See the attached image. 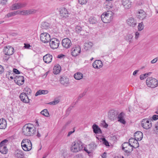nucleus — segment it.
<instances>
[{"label": "nucleus", "instance_id": "f257e3e1", "mask_svg": "<svg viewBox=\"0 0 158 158\" xmlns=\"http://www.w3.org/2000/svg\"><path fill=\"white\" fill-rule=\"evenodd\" d=\"M22 131L24 135L30 136L33 135L35 132V130L33 125L31 123H28L23 127Z\"/></svg>", "mask_w": 158, "mask_h": 158}, {"label": "nucleus", "instance_id": "f03ea898", "mask_svg": "<svg viewBox=\"0 0 158 158\" xmlns=\"http://www.w3.org/2000/svg\"><path fill=\"white\" fill-rule=\"evenodd\" d=\"M113 13L111 11H107L105 13H103L101 16V19L105 23H110L113 19Z\"/></svg>", "mask_w": 158, "mask_h": 158}, {"label": "nucleus", "instance_id": "7ed1b4c3", "mask_svg": "<svg viewBox=\"0 0 158 158\" xmlns=\"http://www.w3.org/2000/svg\"><path fill=\"white\" fill-rule=\"evenodd\" d=\"M21 145L24 151H28L32 148L31 142L28 139H23L21 142Z\"/></svg>", "mask_w": 158, "mask_h": 158}, {"label": "nucleus", "instance_id": "20e7f679", "mask_svg": "<svg viewBox=\"0 0 158 158\" xmlns=\"http://www.w3.org/2000/svg\"><path fill=\"white\" fill-rule=\"evenodd\" d=\"M147 85L151 88H154L158 85V81L157 79L152 77H148L146 80Z\"/></svg>", "mask_w": 158, "mask_h": 158}, {"label": "nucleus", "instance_id": "39448f33", "mask_svg": "<svg viewBox=\"0 0 158 158\" xmlns=\"http://www.w3.org/2000/svg\"><path fill=\"white\" fill-rule=\"evenodd\" d=\"M82 148V145L80 142H74L72 143L70 149L72 152H76L81 150Z\"/></svg>", "mask_w": 158, "mask_h": 158}, {"label": "nucleus", "instance_id": "423d86ee", "mask_svg": "<svg viewBox=\"0 0 158 158\" xmlns=\"http://www.w3.org/2000/svg\"><path fill=\"white\" fill-rule=\"evenodd\" d=\"M122 150L127 153H130L133 150V147L128 142L124 143L122 144Z\"/></svg>", "mask_w": 158, "mask_h": 158}, {"label": "nucleus", "instance_id": "0eeeda50", "mask_svg": "<svg viewBox=\"0 0 158 158\" xmlns=\"http://www.w3.org/2000/svg\"><path fill=\"white\" fill-rule=\"evenodd\" d=\"M60 44V41L58 40L55 38H53L50 41V47L53 49L57 48Z\"/></svg>", "mask_w": 158, "mask_h": 158}, {"label": "nucleus", "instance_id": "6e6552de", "mask_svg": "<svg viewBox=\"0 0 158 158\" xmlns=\"http://www.w3.org/2000/svg\"><path fill=\"white\" fill-rule=\"evenodd\" d=\"M40 40L44 43H48L51 40L50 35L46 32L42 33L40 35Z\"/></svg>", "mask_w": 158, "mask_h": 158}, {"label": "nucleus", "instance_id": "1a4fd4ad", "mask_svg": "<svg viewBox=\"0 0 158 158\" xmlns=\"http://www.w3.org/2000/svg\"><path fill=\"white\" fill-rule=\"evenodd\" d=\"M81 52V47L79 45L74 46L71 49V54L73 56H76Z\"/></svg>", "mask_w": 158, "mask_h": 158}, {"label": "nucleus", "instance_id": "9d476101", "mask_svg": "<svg viewBox=\"0 0 158 158\" xmlns=\"http://www.w3.org/2000/svg\"><path fill=\"white\" fill-rule=\"evenodd\" d=\"M118 114V111L114 110H111L108 112V117L110 119L114 120L117 118Z\"/></svg>", "mask_w": 158, "mask_h": 158}, {"label": "nucleus", "instance_id": "9b49d317", "mask_svg": "<svg viewBox=\"0 0 158 158\" xmlns=\"http://www.w3.org/2000/svg\"><path fill=\"white\" fill-rule=\"evenodd\" d=\"M141 125L143 128L146 129H148L152 127L151 121L147 119H143L141 122Z\"/></svg>", "mask_w": 158, "mask_h": 158}, {"label": "nucleus", "instance_id": "f8f14e48", "mask_svg": "<svg viewBox=\"0 0 158 158\" xmlns=\"http://www.w3.org/2000/svg\"><path fill=\"white\" fill-rule=\"evenodd\" d=\"M62 44L63 47L68 49L71 47L72 44L71 40L67 38L62 40Z\"/></svg>", "mask_w": 158, "mask_h": 158}, {"label": "nucleus", "instance_id": "ddd939ff", "mask_svg": "<svg viewBox=\"0 0 158 158\" xmlns=\"http://www.w3.org/2000/svg\"><path fill=\"white\" fill-rule=\"evenodd\" d=\"M60 16L61 19H65L69 17V13L67 10L64 8H62L60 10Z\"/></svg>", "mask_w": 158, "mask_h": 158}, {"label": "nucleus", "instance_id": "4468645a", "mask_svg": "<svg viewBox=\"0 0 158 158\" xmlns=\"http://www.w3.org/2000/svg\"><path fill=\"white\" fill-rule=\"evenodd\" d=\"M14 79L15 82L19 85H22L24 81V78L22 76H16Z\"/></svg>", "mask_w": 158, "mask_h": 158}, {"label": "nucleus", "instance_id": "2eb2a0df", "mask_svg": "<svg viewBox=\"0 0 158 158\" xmlns=\"http://www.w3.org/2000/svg\"><path fill=\"white\" fill-rule=\"evenodd\" d=\"M14 52V48L10 46H6L4 49V52L5 54L9 56L13 54Z\"/></svg>", "mask_w": 158, "mask_h": 158}, {"label": "nucleus", "instance_id": "dca6fc26", "mask_svg": "<svg viewBox=\"0 0 158 158\" xmlns=\"http://www.w3.org/2000/svg\"><path fill=\"white\" fill-rule=\"evenodd\" d=\"M129 143L135 148H136L139 147L138 142L135 138H131L129 140Z\"/></svg>", "mask_w": 158, "mask_h": 158}, {"label": "nucleus", "instance_id": "f3484780", "mask_svg": "<svg viewBox=\"0 0 158 158\" xmlns=\"http://www.w3.org/2000/svg\"><path fill=\"white\" fill-rule=\"evenodd\" d=\"M60 81L61 84L66 87L68 86L69 84V79L66 77H61Z\"/></svg>", "mask_w": 158, "mask_h": 158}, {"label": "nucleus", "instance_id": "a211bd4d", "mask_svg": "<svg viewBox=\"0 0 158 158\" xmlns=\"http://www.w3.org/2000/svg\"><path fill=\"white\" fill-rule=\"evenodd\" d=\"M21 100L24 102L27 103L29 102V99L26 93H21L19 96Z\"/></svg>", "mask_w": 158, "mask_h": 158}, {"label": "nucleus", "instance_id": "6ab92c4d", "mask_svg": "<svg viewBox=\"0 0 158 158\" xmlns=\"http://www.w3.org/2000/svg\"><path fill=\"white\" fill-rule=\"evenodd\" d=\"M93 67L96 69H100L102 66V62L99 60H95L92 64Z\"/></svg>", "mask_w": 158, "mask_h": 158}, {"label": "nucleus", "instance_id": "aec40b11", "mask_svg": "<svg viewBox=\"0 0 158 158\" xmlns=\"http://www.w3.org/2000/svg\"><path fill=\"white\" fill-rule=\"evenodd\" d=\"M135 138L138 141L141 140L143 137V133L140 131H137L134 133Z\"/></svg>", "mask_w": 158, "mask_h": 158}, {"label": "nucleus", "instance_id": "412c9836", "mask_svg": "<svg viewBox=\"0 0 158 158\" xmlns=\"http://www.w3.org/2000/svg\"><path fill=\"white\" fill-rule=\"evenodd\" d=\"M122 5L126 9L130 8L131 6V2L128 0H123Z\"/></svg>", "mask_w": 158, "mask_h": 158}, {"label": "nucleus", "instance_id": "4be33fe9", "mask_svg": "<svg viewBox=\"0 0 158 158\" xmlns=\"http://www.w3.org/2000/svg\"><path fill=\"white\" fill-rule=\"evenodd\" d=\"M124 113L123 112H121L118 115L117 117L118 119V121L123 124H125L126 123V121L124 118Z\"/></svg>", "mask_w": 158, "mask_h": 158}, {"label": "nucleus", "instance_id": "5701e85b", "mask_svg": "<svg viewBox=\"0 0 158 158\" xmlns=\"http://www.w3.org/2000/svg\"><path fill=\"white\" fill-rule=\"evenodd\" d=\"M43 58L45 63H49L52 61V56L49 54H47L44 56Z\"/></svg>", "mask_w": 158, "mask_h": 158}, {"label": "nucleus", "instance_id": "b1692460", "mask_svg": "<svg viewBox=\"0 0 158 158\" xmlns=\"http://www.w3.org/2000/svg\"><path fill=\"white\" fill-rule=\"evenodd\" d=\"M7 126L6 120L4 118L0 119V129H5Z\"/></svg>", "mask_w": 158, "mask_h": 158}, {"label": "nucleus", "instance_id": "393cba45", "mask_svg": "<svg viewBox=\"0 0 158 158\" xmlns=\"http://www.w3.org/2000/svg\"><path fill=\"white\" fill-rule=\"evenodd\" d=\"M127 22L128 25L133 27H135L136 24V21L132 17L128 19L127 21Z\"/></svg>", "mask_w": 158, "mask_h": 158}, {"label": "nucleus", "instance_id": "a878e982", "mask_svg": "<svg viewBox=\"0 0 158 158\" xmlns=\"http://www.w3.org/2000/svg\"><path fill=\"white\" fill-rule=\"evenodd\" d=\"M92 128L95 134H101L102 131L98 125L94 124L92 126Z\"/></svg>", "mask_w": 158, "mask_h": 158}, {"label": "nucleus", "instance_id": "bb28decb", "mask_svg": "<svg viewBox=\"0 0 158 158\" xmlns=\"http://www.w3.org/2000/svg\"><path fill=\"white\" fill-rule=\"evenodd\" d=\"M93 43L87 41L85 42L84 44V49L85 51L90 49L93 46Z\"/></svg>", "mask_w": 158, "mask_h": 158}, {"label": "nucleus", "instance_id": "cd10ccee", "mask_svg": "<svg viewBox=\"0 0 158 158\" xmlns=\"http://www.w3.org/2000/svg\"><path fill=\"white\" fill-rule=\"evenodd\" d=\"M138 14V18L139 19H143L146 16L145 13L143 10H140Z\"/></svg>", "mask_w": 158, "mask_h": 158}, {"label": "nucleus", "instance_id": "c85d7f7f", "mask_svg": "<svg viewBox=\"0 0 158 158\" xmlns=\"http://www.w3.org/2000/svg\"><path fill=\"white\" fill-rule=\"evenodd\" d=\"M50 24L47 22H42L41 24V28L43 29H47L50 27Z\"/></svg>", "mask_w": 158, "mask_h": 158}, {"label": "nucleus", "instance_id": "c756f323", "mask_svg": "<svg viewBox=\"0 0 158 158\" xmlns=\"http://www.w3.org/2000/svg\"><path fill=\"white\" fill-rule=\"evenodd\" d=\"M83 74L81 73L78 72L75 73L74 75V78L77 80H80L82 79L83 77Z\"/></svg>", "mask_w": 158, "mask_h": 158}, {"label": "nucleus", "instance_id": "7c9ffc66", "mask_svg": "<svg viewBox=\"0 0 158 158\" xmlns=\"http://www.w3.org/2000/svg\"><path fill=\"white\" fill-rule=\"evenodd\" d=\"M24 154L23 152L21 151H18L16 152L15 154V156L17 158H23Z\"/></svg>", "mask_w": 158, "mask_h": 158}, {"label": "nucleus", "instance_id": "2f4dec72", "mask_svg": "<svg viewBox=\"0 0 158 158\" xmlns=\"http://www.w3.org/2000/svg\"><path fill=\"white\" fill-rule=\"evenodd\" d=\"M60 67L59 66H55L53 68V73L56 74L59 73L60 71Z\"/></svg>", "mask_w": 158, "mask_h": 158}, {"label": "nucleus", "instance_id": "473e14b6", "mask_svg": "<svg viewBox=\"0 0 158 158\" xmlns=\"http://www.w3.org/2000/svg\"><path fill=\"white\" fill-rule=\"evenodd\" d=\"M48 93V91L47 90H39L35 94V96H37L38 95L47 94Z\"/></svg>", "mask_w": 158, "mask_h": 158}, {"label": "nucleus", "instance_id": "72a5a7b5", "mask_svg": "<svg viewBox=\"0 0 158 158\" xmlns=\"http://www.w3.org/2000/svg\"><path fill=\"white\" fill-rule=\"evenodd\" d=\"M8 141L7 140L5 139L1 141L0 143V148H7L6 147V143H7Z\"/></svg>", "mask_w": 158, "mask_h": 158}, {"label": "nucleus", "instance_id": "f704fd0d", "mask_svg": "<svg viewBox=\"0 0 158 158\" xmlns=\"http://www.w3.org/2000/svg\"><path fill=\"white\" fill-rule=\"evenodd\" d=\"M20 6L19 3H17L13 4L11 7V9L12 10H15L20 9Z\"/></svg>", "mask_w": 158, "mask_h": 158}, {"label": "nucleus", "instance_id": "c9c22d12", "mask_svg": "<svg viewBox=\"0 0 158 158\" xmlns=\"http://www.w3.org/2000/svg\"><path fill=\"white\" fill-rule=\"evenodd\" d=\"M40 113L46 117H48L49 116V113L47 109L43 110Z\"/></svg>", "mask_w": 158, "mask_h": 158}, {"label": "nucleus", "instance_id": "e433bc0d", "mask_svg": "<svg viewBox=\"0 0 158 158\" xmlns=\"http://www.w3.org/2000/svg\"><path fill=\"white\" fill-rule=\"evenodd\" d=\"M8 149L7 148H0V152L2 154H5L7 153Z\"/></svg>", "mask_w": 158, "mask_h": 158}, {"label": "nucleus", "instance_id": "4c0bfd02", "mask_svg": "<svg viewBox=\"0 0 158 158\" xmlns=\"http://www.w3.org/2000/svg\"><path fill=\"white\" fill-rule=\"evenodd\" d=\"M151 73L149 72L148 73H145L143 74H141L140 76V79L141 80H143L149 74H151Z\"/></svg>", "mask_w": 158, "mask_h": 158}, {"label": "nucleus", "instance_id": "58836bf2", "mask_svg": "<svg viewBox=\"0 0 158 158\" xmlns=\"http://www.w3.org/2000/svg\"><path fill=\"white\" fill-rule=\"evenodd\" d=\"M17 14H18V10L10 13L6 15V16L8 17H9L12 16H14Z\"/></svg>", "mask_w": 158, "mask_h": 158}, {"label": "nucleus", "instance_id": "ea45409f", "mask_svg": "<svg viewBox=\"0 0 158 158\" xmlns=\"http://www.w3.org/2000/svg\"><path fill=\"white\" fill-rule=\"evenodd\" d=\"M133 38V35L131 34H128L127 35L126 40L131 43L132 41V39Z\"/></svg>", "mask_w": 158, "mask_h": 158}, {"label": "nucleus", "instance_id": "a19ab883", "mask_svg": "<svg viewBox=\"0 0 158 158\" xmlns=\"http://www.w3.org/2000/svg\"><path fill=\"white\" fill-rule=\"evenodd\" d=\"M82 30V27L79 26H76L75 28V31L78 33H80Z\"/></svg>", "mask_w": 158, "mask_h": 158}, {"label": "nucleus", "instance_id": "79ce46f5", "mask_svg": "<svg viewBox=\"0 0 158 158\" xmlns=\"http://www.w3.org/2000/svg\"><path fill=\"white\" fill-rule=\"evenodd\" d=\"M144 26L142 22L139 23L138 26V30L139 31H141L143 28Z\"/></svg>", "mask_w": 158, "mask_h": 158}, {"label": "nucleus", "instance_id": "37998d69", "mask_svg": "<svg viewBox=\"0 0 158 158\" xmlns=\"http://www.w3.org/2000/svg\"><path fill=\"white\" fill-rule=\"evenodd\" d=\"M24 91L27 93V94H30L31 92V90L28 87H26L24 89Z\"/></svg>", "mask_w": 158, "mask_h": 158}, {"label": "nucleus", "instance_id": "c03bdc74", "mask_svg": "<svg viewBox=\"0 0 158 158\" xmlns=\"http://www.w3.org/2000/svg\"><path fill=\"white\" fill-rule=\"evenodd\" d=\"M102 141L103 142V143L106 146H109V143L105 138H102Z\"/></svg>", "mask_w": 158, "mask_h": 158}, {"label": "nucleus", "instance_id": "a18cd8bd", "mask_svg": "<svg viewBox=\"0 0 158 158\" xmlns=\"http://www.w3.org/2000/svg\"><path fill=\"white\" fill-rule=\"evenodd\" d=\"M59 102V101L58 100H55L54 101L48 103L50 105H56Z\"/></svg>", "mask_w": 158, "mask_h": 158}, {"label": "nucleus", "instance_id": "49530a36", "mask_svg": "<svg viewBox=\"0 0 158 158\" xmlns=\"http://www.w3.org/2000/svg\"><path fill=\"white\" fill-rule=\"evenodd\" d=\"M89 22L91 23L94 24L96 23L97 20L95 18H92L89 20Z\"/></svg>", "mask_w": 158, "mask_h": 158}, {"label": "nucleus", "instance_id": "de8ad7c7", "mask_svg": "<svg viewBox=\"0 0 158 158\" xmlns=\"http://www.w3.org/2000/svg\"><path fill=\"white\" fill-rule=\"evenodd\" d=\"M28 10L29 15L34 14L36 12V10L34 9Z\"/></svg>", "mask_w": 158, "mask_h": 158}, {"label": "nucleus", "instance_id": "09e8293b", "mask_svg": "<svg viewBox=\"0 0 158 158\" xmlns=\"http://www.w3.org/2000/svg\"><path fill=\"white\" fill-rule=\"evenodd\" d=\"M19 3L20 8L25 7L27 5L26 2H19Z\"/></svg>", "mask_w": 158, "mask_h": 158}, {"label": "nucleus", "instance_id": "8fccbe9b", "mask_svg": "<svg viewBox=\"0 0 158 158\" xmlns=\"http://www.w3.org/2000/svg\"><path fill=\"white\" fill-rule=\"evenodd\" d=\"M87 0H78V2L80 4L83 5L86 4Z\"/></svg>", "mask_w": 158, "mask_h": 158}, {"label": "nucleus", "instance_id": "3c124183", "mask_svg": "<svg viewBox=\"0 0 158 158\" xmlns=\"http://www.w3.org/2000/svg\"><path fill=\"white\" fill-rule=\"evenodd\" d=\"M89 146L90 148H91V150H92L96 148V145L95 144L91 143L90 145H89Z\"/></svg>", "mask_w": 158, "mask_h": 158}, {"label": "nucleus", "instance_id": "603ef678", "mask_svg": "<svg viewBox=\"0 0 158 158\" xmlns=\"http://www.w3.org/2000/svg\"><path fill=\"white\" fill-rule=\"evenodd\" d=\"M18 14L22 15H26V13L25 10L19 11L18 10Z\"/></svg>", "mask_w": 158, "mask_h": 158}, {"label": "nucleus", "instance_id": "864d4df0", "mask_svg": "<svg viewBox=\"0 0 158 158\" xmlns=\"http://www.w3.org/2000/svg\"><path fill=\"white\" fill-rule=\"evenodd\" d=\"M4 69L3 67L0 65V74L2 73L4 71Z\"/></svg>", "mask_w": 158, "mask_h": 158}, {"label": "nucleus", "instance_id": "5fc2aeb1", "mask_svg": "<svg viewBox=\"0 0 158 158\" xmlns=\"http://www.w3.org/2000/svg\"><path fill=\"white\" fill-rule=\"evenodd\" d=\"M13 71L16 74H19L20 73L19 71L16 69H13Z\"/></svg>", "mask_w": 158, "mask_h": 158}, {"label": "nucleus", "instance_id": "6e6d98bb", "mask_svg": "<svg viewBox=\"0 0 158 158\" xmlns=\"http://www.w3.org/2000/svg\"><path fill=\"white\" fill-rule=\"evenodd\" d=\"M139 33L138 32V31H136L135 32V39H136V40H137L138 39V38L139 37Z\"/></svg>", "mask_w": 158, "mask_h": 158}, {"label": "nucleus", "instance_id": "4d7b16f0", "mask_svg": "<svg viewBox=\"0 0 158 158\" xmlns=\"http://www.w3.org/2000/svg\"><path fill=\"white\" fill-rule=\"evenodd\" d=\"M152 118L154 120H156L158 119V115H154L152 116Z\"/></svg>", "mask_w": 158, "mask_h": 158}, {"label": "nucleus", "instance_id": "13d9d810", "mask_svg": "<svg viewBox=\"0 0 158 158\" xmlns=\"http://www.w3.org/2000/svg\"><path fill=\"white\" fill-rule=\"evenodd\" d=\"M158 60V59L157 58H156L152 60L151 61V63L152 64H154Z\"/></svg>", "mask_w": 158, "mask_h": 158}, {"label": "nucleus", "instance_id": "bf43d9fd", "mask_svg": "<svg viewBox=\"0 0 158 158\" xmlns=\"http://www.w3.org/2000/svg\"><path fill=\"white\" fill-rule=\"evenodd\" d=\"M0 2L3 5L5 4L7 2V0H1Z\"/></svg>", "mask_w": 158, "mask_h": 158}, {"label": "nucleus", "instance_id": "052dcab7", "mask_svg": "<svg viewBox=\"0 0 158 158\" xmlns=\"http://www.w3.org/2000/svg\"><path fill=\"white\" fill-rule=\"evenodd\" d=\"M75 158H83V156L81 154H78L76 156Z\"/></svg>", "mask_w": 158, "mask_h": 158}, {"label": "nucleus", "instance_id": "680f3d73", "mask_svg": "<svg viewBox=\"0 0 158 158\" xmlns=\"http://www.w3.org/2000/svg\"><path fill=\"white\" fill-rule=\"evenodd\" d=\"M25 48L28 49L30 47V45L29 44H25V46H24Z\"/></svg>", "mask_w": 158, "mask_h": 158}, {"label": "nucleus", "instance_id": "e2e57ef3", "mask_svg": "<svg viewBox=\"0 0 158 158\" xmlns=\"http://www.w3.org/2000/svg\"><path fill=\"white\" fill-rule=\"evenodd\" d=\"M106 152L104 153L102 155V157L103 158H106Z\"/></svg>", "mask_w": 158, "mask_h": 158}, {"label": "nucleus", "instance_id": "0e129e2a", "mask_svg": "<svg viewBox=\"0 0 158 158\" xmlns=\"http://www.w3.org/2000/svg\"><path fill=\"white\" fill-rule=\"evenodd\" d=\"M108 6H109L110 7V8H112L113 7V6L112 5V4L111 3H109L108 4V5H107Z\"/></svg>", "mask_w": 158, "mask_h": 158}, {"label": "nucleus", "instance_id": "69168bd1", "mask_svg": "<svg viewBox=\"0 0 158 158\" xmlns=\"http://www.w3.org/2000/svg\"><path fill=\"white\" fill-rule=\"evenodd\" d=\"M74 131H70L68 132V134L67 135L68 136H69L70 135H71L73 132H74Z\"/></svg>", "mask_w": 158, "mask_h": 158}, {"label": "nucleus", "instance_id": "338daca9", "mask_svg": "<svg viewBox=\"0 0 158 158\" xmlns=\"http://www.w3.org/2000/svg\"><path fill=\"white\" fill-rule=\"evenodd\" d=\"M139 70H136L133 73V75L134 76H135L136 74H137V72H138Z\"/></svg>", "mask_w": 158, "mask_h": 158}, {"label": "nucleus", "instance_id": "774afa93", "mask_svg": "<svg viewBox=\"0 0 158 158\" xmlns=\"http://www.w3.org/2000/svg\"><path fill=\"white\" fill-rule=\"evenodd\" d=\"M155 127L157 130L158 131V122L156 124Z\"/></svg>", "mask_w": 158, "mask_h": 158}]
</instances>
